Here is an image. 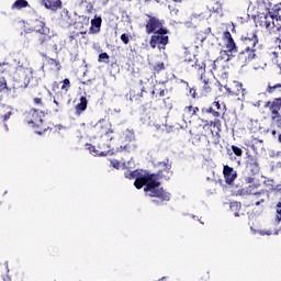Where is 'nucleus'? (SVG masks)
Segmentation results:
<instances>
[{"label": "nucleus", "instance_id": "f257e3e1", "mask_svg": "<svg viewBox=\"0 0 281 281\" xmlns=\"http://www.w3.org/2000/svg\"><path fill=\"white\" fill-rule=\"evenodd\" d=\"M158 168L160 169L157 171V173L148 172L150 180L147 183V187L144 188V192L146 196H149L150 199H158L151 200V202H154L156 205H161V203L170 201V192H167L164 190V188H160L161 182H159V179L170 181V178L172 177V164L170 162V159L167 158L158 162Z\"/></svg>", "mask_w": 281, "mask_h": 281}, {"label": "nucleus", "instance_id": "f03ea898", "mask_svg": "<svg viewBox=\"0 0 281 281\" xmlns=\"http://www.w3.org/2000/svg\"><path fill=\"white\" fill-rule=\"evenodd\" d=\"M0 74L2 76H11L13 79V89H27L34 70L23 65L14 66L10 63L0 64Z\"/></svg>", "mask_w": 281, "mask_h": 281}, {"label": "nucleus", "instance_id": "7ed1b4c3", "mask_svg": "<svg viewBox=\"0 0 281 281\" xmlns=\"http://www.w3.org/2000/svg\"><path fill=\"white\" fill-rule=\"evenodd\" d=\"M258 45V35L256 32L246 33L239 38V60L244 63H251L256 60V52Z\"/></svg>", "mask_w": 281, "mask_h": 281}, {"label": "nucleus", "instance_id": "20e7f679", "mask_svg": "<svg viewBox=\"0 0 281 281\" xmlns=\"http://www.w3.org/2000/svg\"><path fill=\"white\" fill-rule=\"evenodd\" d=\"M24 122L30 124L33 128H35L38 135H43L49 131V125L45 123L43 117H45V113L41 110L31 109L23 113Z\"/></svg>", "mask_w": 281, "mask_h": 281}, {"label": "nucleus", "instance_id": "39448f33", "mask_svg": "<svg viewBox=\"0 0 281 281\" xmlns=\"http://www.w3.org/2000/svg\"><path fill=\"white\" fill-rule=\"evenodd\" d=\"M125 179H135L134 186L136 190H142V188H147L150 181V176L148 171L136 169L134 171H127L124 173Z\"/></svg>", "mask_w": 281, "mask_h": 281}, {"label": "nucleus", "instance_id": "423d86ee", "mask_svg": "<svg viewBox=\"0 0 281 281\" xmlns=\"http://www.w3.org/2000/svg\"><path fill=\"white\" fill-rule=\"evenodd\" d=\"M114 131L111 127V123L106 122L105 120H100L95 125H94V137L102 139V137H108L110 142L113 139Z\"/></svg>", "mask_w": 281, "mask_h": 281}, {"label": "nucleus", "instance_id": "0eeeda50", "mask_svg": "<svg viewBox=\"0 0 281 281\" xmlns=\"http://www.w3.org/2000/svg\"><path fill=\"white\" fill-rule=\"evenodd\" d=\"M223 41L229 54L240 53V42L238 43V45H236V42L234 41V37H232V33L229 31H225L223 33Z\"/></svg>", "mask_w": 281, "mask_h": 281}, {"label": "nucleus", "instance_id": "6e6552de", "mask_svg": "<svg viewBox=\"0 0 281 281\" xmlns=\"http://www.w3.org/2000/svg\"><path fill=\"white\" fill-rule=\"evenodd\" d=\"M246 170L250 175V177H256V175H260V162H258V157L254 155L247 156Z\"/></svg>", "mask_w": 281, "mask_h": 281}, {"label": "nucleus", "instance_id": "1a4fd4ad", "mask_svg": "<svg viewBox=\"0 0 281 281\" xmlns=\"http://www.w3.org/2000/svg\"><path fill=\"white\" fill-rule=\"evenodd\" d=\"M266 106H269V111L271 113V120L277 121V122L281 120V115H280L281 97L274 98L272 101H268L266 103Z\"/></svg>", "mask_w": 281, "mask_h": 281}, {"label": "nucleus", "instance_id": "9d476101", "mask_svg": "<svg viewBox=\"0 0 281 281\" xmlns=\"http://www.w3.org/2000/svg\"><path fill=\"white\" fill-rule=\"evenodd\" d=\"M226 92L228 95H233L235 98H245V89L243 88V83L238 81H233L228 86H225Z\"/></svg>", "mask_w": 281, "mask_h": 281}, {"label": "nucleus", "instance_id": "9b49d317", "mask_svg": "<svg viewBox=\"0 0 281 281\" xmlns=\"http://www.w3.org/2000/svg\"><path fill=\"white\" fill-rule=\"evenodd\" d=\"M29 95L32 98L34 106H45V103H43V91L41 90V87H30Z\"/></svg>", "mask_w": 281, "mask_h": 281}, {"label": "nucleus", "instance_id": "f8f14e48", "mask_svg": "<svg viewBox=\"0 0 281 281\" xmlns=\"http://www.w3.org/2000/svg\"><path fill=\"white\" fill-rule=\"evenodd\" d=\"M168 41V35H157L156 33H154V35H151L150 37L149 45L151 49H155L156 47H158V49H166Z\"/></svg>", "mask_w": 281, "mask_h": 281}, {"label": "nucleus", "instance_id": "ddd939ff", "mask_svg": "<svg viewBox=\"0 0 281 281\" xmlns=\"http://www.w3.org/2000/svg\"><path fill=\"white\" fill-rule=\"evenodd\" d=\"M223 177L227 186H233L236 179H238V172L228 165L223 166Z\"/></svg>", "mask_w": 281, "mask_h": 281}, {"label": "nucleus", "instance_id": "4468645a", "mask_svg": "<svg viewBox=\"0 0 281 281\" xmlns=\"http://www.w3.org/2000/svg\"><path fill=\"white\" fill-rule=\"evenodd\" d=\"M149 21L146 22L145 30L146 34H155L158 27H164V23L159 18L147 15Z\"/></svg>", "mask_w": 281, "mask_h": 281}, {"label": "nucleus", "instance_id": "2eb2a0df", "mask_svg": "<svg viewBox=\"0 0 281 281\" xmlns=\"http://www.w3.org/2000/svg\"><path fill=\"white\" fill-rule=\"evenodd\" d=\"M200 82H201V87H200V95L202 97H207L210 95V93H212L213 88H212V81H210V78L207 77V75H201L200 76Z\"/></svg>", "mask_w": 281, "mask_h": 281}, {"label": "nucleus", "instance_id": "dca6fc26", "mask_svg": "<svg viewBox=\"0 0 281 281\" xmlns=\"http://www.w3.org/2000/svg\"><path fill=\"white\" fill-rule=\"evenodd\" d=\"M269 201V191L267 190H260L256 193H252L251 195V203L252 205H256V207H259V205H262V203H268Z\"/></svg>", "mask_w": 281, "mask_h": 281}, {"label": "nucleus", "instance_id": "f3484780", "mask_svg": "<svg viewBox=\"0 0 281 281\" xmlns=\"http://www.w3.org/2000/svg\"><path fill=\"white\" fill-rule=\"evenodd\" d=\"M271 19H276V22H272L276 32H281V1L272 7Z\"/></svg>", "mask_w": 281, "mask_h": 281}, {"label": "nucleus", "instance_id": "a211bd4d", "mask_svg": "<svg viewBox=\"0 0 281 281\" xmlns=\"http://www.w3.org/2000/svg\"><path fill=\"white\" fill-rule=\"evenodd\" d=\"M187 69H190V67L193 69V71H196L199 76H204L205 75V61L196 59L194 60H189L187 63Z\"/></svg>", "mask_w": 281, "mask_h": 281}, {"label": "nucleus", "instance_id": "6ab92c4d", "mask_svg": "<svg viewBox=\"0 0 281 281\" xmlns=\"http://www.w3.org/2000/svg\"><path fill=\"white\" fill-rule=\"evenodd\" d=\"M42 5H44L46 10H52L53 12H56L57 10H63L61 0H42Z\"/></svg>", "mask_w": 281, "mask_h": 281}, {"label": "nucleus", "instance_id": "aec40b11", "mask_svg": "<svg viewBox=\"0 0 281 281\" xmlns=\"http://www.w3.org/2000/svg\"><path fill=\"white\" fill-rule=\"evenodd\" d=\"M212 74H215L218 78H227V72L223 70V66L218 59L214 60L211 68Z\"/></svg>", "mask_w": 281, "mask_h": 281}, {"label": "nucleus", "instance_id": "412c9836", "mask_svg": "<svg viewBox=\"0 0 281 281\" xmlns=\"http://www.w3.org/2000/svg\"><path fill=\"white\" fill-rule=\"evenodd\" d=\"M52 43V33H42L37 35L36 44L40 47H47Z\"/></svg>", "mask_w": 281, "mask_h": 281}, {"label": "nucleus", "instance_id": "4be33fe9", "mask_svg": "<svg viewBox=\"0 0 281 281\" xmlns=\"http://www.w3.org/2000/svg\"><path fill=\"white\" fill-rule=\"evenodd\" d=\"M266 93H268V95H280L281 83L271 85V82H269L266 88Z\"/></svg>", "mask_w": 281, "mask_h": 281}, {"label": "nucleus", "instance_id": "5701e85b", "mask_svg": "<svg viewBox=\"0 0 281 281\" xmlns=\"http://www.w3.org/2000/svg\"><path fill=\"white\" fill-rule=\"evenodd\" d=\"M100 27H102V18H95L91 20V26H90V32H92V34H98V32H100Z\"/></svg>", "mask_w": 281, "mask_h": 281}, {"label": "nucleus", "instance_id": "b1692460", "mask_svg": "<svg viewBox=\"0 0 281 281\" xmlns=\"http://www.w3.org/2000/svg\"><path fill=\"white\" fill-rule=\"evenodd\" d=\"M146 90H144V88L140 90V92H139V90H136V89L131 90L130 91V100H131V102H139V100H142V98H144V92Z\"/></svg>", "mask_w": 281, "mask_h": 281}, {"label": "nucleus", "instance_id": "393cba45", "mask_svg": "<svg viewBox=\"0 0 281 281\" xmlns=\"http://www.w3.org/2000/svg\"><path fill=\"white\" fill-rule=\"evenodd\" d=\"M273 15L269 16V15H265L263 18H261V25L266 29V30H271V27H273V30H276V26H273V23H276V18L271 19Z\"/></svg>", "mask_w": 281, "mask_h": 281}, {"label": "nucleus", "instance_id": "a878e982", "mask_svg": "<svg viewBox=\"0 0 281 281\" xmlns=\"http://www.w3.org/2000/svg\"><path fill=\"white\" fill-rule=\"evenodd\" d=\"M86 148L94 157H106V155H109V151H100L99 149L95 148V146L91 144H86Z\"/></svg>", "mask_w": 281, "mask_h": 281}, {"label": "nucleus", "instance_id": "bb28decb", "mask_svg": "<svg viewBox=\"0 0 281 281\" xmlns=\"http://www.w3.org/2000/svg\"><path fill=\"white\" fill-rule=\"evenodd\" d=\"M87 97H80V102L76 105V114L81 115L83 111H87Z\"/></svg>", "mask_w": 281, "mask_h": 281}, {"label": "nucleus", "instance_id": "cd10ccee", "mask_svg": "<svg viewBox=\"0 0 281 281\" xmlns=\"http://www.w3.org/2000/svg\"><path fill=\"white\" fill-rule=\"evenodd\" d=\"M212 126H213V128L217 130V134L221 133V126H222L221 120L215 119L214 121H211V122L206 123L203 126V128H212Z\"/></svg>", "mask_w": 281, "mask_h": 281}, {"label": "nucleus", "instance_id": "c85d7f7f", "mask_svg": "<svg viewBox=\"0 0 281 281\" xmlns=\"http://www.w3.org/2000/svg\"><path fill=\"white\" fill-rule=\"evenodd\" d=\"M30 5V2L27 0H16L12 4V10H23V8H27Z\"/></svg>", "mask_w": 281, "mask_h": 281}, {"label": "nucleus", "instance_id": "c756f323", "mask_svg": "<svg viewBox=\"0 0 281 281\" xmlns=\"http://www.w3.org/2000/svg\"><path fill=\"white\" fill-rule=\"evenodd\" d=\"M0 92L1 93L12 92V88L8 87V80H5V78L0 79Z\"/></svg>", "mask_w": 281, "mask_h": 281}, {"label": "nucleus", "instance_id": "7c9ffc66", "mask_svg": "<svg viewBox=\"0 0 281 281\" xmlns=\"http://www.w3.org/2000/svg\"><path fill=\"white\" fill-rule=\"evenodd\" d=\"M229 207L231 211L234 212V216H240V214H238L240 212V207H243V204L240 202H231Z\"/></svg>", "mask_w": 281, "mask_h": 281}, {"label": "nucleus", "instance_id": "2f4dec72", "mask_svg": "<svg viewBox=\"0 0 281 281\" xmlns=\"http://www.w3.org/2000/svg\"><path fill=\"white\" fill-rule=\"evenodd\" d=\"M32 25H33V32L37 33V32H41V30L47 24L42 20H34Z\"/></svg>", "mask_w": 281, "mask_h": 281}, {"label": "nucleus", "instance_id": "473e14b6", "mask_svg": "<svg viewBox=\"0 0 281 281\" xmlns=\"http://www.w3.org/2000/svg\"><path fill=\"white\" fill-rule=\"evenodd\" d=\"M199 112V106H186L184 108V113H187V115H189L190 117H194V115H196V113Z\"/></svg>", "mask_w": 281, "mask_h": 281}, {"label": "nucleus", "instance_id": "72a5a7b5", "mask_svg": "<svg viewBox=\"0 0 281 281\" xmlns=\"http://www.w3.org/2000/svg\"><path fill=\"white\" fill-rule=\"evenodd\" d=\"M80 34H87V31H80V32L72 31V32H70L69 43H74V41H78V38H80Z\"/></svg>", "mask_w": 281, "mask_h": 281}, {"label": "nucleus", "instance_id": "f704fd0d", "mask_svg": "<svg viewBox=\"0 0 281 281\" xmlns=\"http://www.w3.org/2000/svg\"><path fill=\"white\" fill-rule=\"evenodd\" d=\"M202 111L204 113H211L213 115V117H221V111H216L213 104H212V106H210L207 109H203Z\"/></svg>", "mask_w": 281, "mask_h": 281}, {"label": "nucleus", "instance_id": "c9c22d12", "mask_svg": "<svg viewBox=\"0 0 281 281\" xmlns=\"http://www.w3.org/2000/svg\"><path fill=\"white\" fill-rule=\"evenodd\" d=\"M61 91H64L65 93H67V91H69V89H71V81L69 79H64L61 81Z\"/></svg>", "mask_w": 281, "mask_h": 281}, {"label": "nucleus", "instance_id": "e433bc0d", "mask_svg": "<svg viewBox=\"0 0 281 281\" xmlns=\"http://www.w3.org/2000/svg\"><path fill=\"white\" fill-rule=\"evenodd\" d=\"M164 69H166L164 61H159L154 66V71H156V74H160V71H164Z\"/></svg>", "mask_w": 281, "mask_h": 281}, {"label": "nucleus", "instance_id": "4c0bfd02", "mask_svg": "<svg viewBox=\"0 0 281 281\" xmlns=\"http://www.w3.org/2000/svg\"><path fill=\"white\" fill-rule=\"evenodd\" d=\"M65 95H67V93L63 92V90H61V91L55 92L54 98L56 100H58L59 102H65Z\"/></svg>", "mask_w": 281, "mask_h": 281}, {"label": "nucleus", "instance_id": "58836bf2", "mask_svg": "<svg viewBox=\"0 0 281 281\" xmlns=\"http://www.w3.org/2000/svg\"><path fill=\"white\" fill-rule=\"evenodd\" d=\"M154 34L158 36H166V34H168V29L160 26L157 29V31Z\"/></svg>", "mask_w": 281, "mask_h": 281}, {"label": "nucleus", "instance_id": "ea45409f", "mask_svg": "<svg viewBox=\"0 0 281 281\" xmlns=\"http://www.w3.org/2000/svg\"><path fill=\"white\" fill-rule=\"evenodd\" d=\"M232 150L236 157H243V149H240V147L233 145Z\"/></svg>", "mask_w": 281, "mask_h": 281}, {"label": "nucleus", "instance_id": "a19ab883", "mask_svg": "<svg viewBox=\"0 0 281 281\" xmlns=\"http://www.w3.org/2000/svg\"><path fill=\"white\" fill-rule=\"evenodd\" d=\"M35 34H37V36L41 34H52V31L49 30L47 24H45L44 27L37 31Z\"/></svg>", "mask_w": 281, "mask_h": 281}, {"label": "nucleus", "instance_id": "79ce46f5", "mask_svg": "<svg viewBox=\"0 0 281 281\" xmlns=\"http://www.w3.org/2000/svg\"><path fill=\"white\" fill-rule=\"evenodd\" d=\"M121 41L124 43V45H128V43H131V36L126 33H123L121 35Z\"/></svg>", "mask_w": 281, "mask_h": 281}, {"label": "nucleus", "instance_id": "37998d69", "mask_svg": "<svg viewBox=\"0 0 281 281\" xmlns=\"http://www.w3.org/2000/svg\"><path fill=\"white\" fill-rule=\"evenodd\" d=\"M277 221L280 223L281 221V202H278L276 205Z\"/></svg>", "mask_w": 281, "mask_h": 281}, {"label": "nucleus", "instance_id": "c03bdc74", "mask_svg": "<svg viewBox=\"0 0 281 281\" xmlns=\"http://www.w3.org/2000/svg\"><path fill=\"white\" fill-rule=\"evenodd\" d=\"M214 12H216L217 14H221V12H223V5L218 2L215 3V7H213Z\"/></svg>", "mask_w": 281, "mask_h": 281}, {"label": "nucleus", "instance_id": "a18cd8bd", "mask_svg": "<svg viewBox=\"0 0 281 281\" xmlns=\"http://www.w3.org/2000/svg\"><path fill=\"white\" fill-rule=\"evenodd\" d=\"M54 104H56L57 109H55V113H58V111H60V106H63V102L58 101V99L53 100Z\"/></svg>", "mask_w": 281, "mask_h": 281}, {"label": "nucleus", "instance_id": "49530a36", "mask_svg": "<svg viewBox=\"0 0 281 281\" xmlns=\"http://www.w3.org/2000/svg\"><path fill=\"white\" fill-rule=\"evenodd\" d=\"M109 54L108 53H101L100 55H99V63H102V60H109Z\"/></svg>", "mask_w": 281, "mask_h": 281}, {"label": "nucleus", "instance_id": "de8ad7c7", "mask_svg": "<svg viewBox=\"0 0 281 281\" xmlns=\"http://www.w3.org/2000/svg\"><path fill=\"white\" fill-rule=\"evenodd\" d=\"M49 65H55V67H60V63L54 58L48 59Z\"/></svg>", "mask_w": 281, "mask_h": 281}, {"label": "nucleus", "instance_id": "09e8293b", "mask_svg": "<svg viewBox=\"0 0 281 281\" xmlns=\"http://www.w3.org/2000/svg\"><path fill=\"white\" fill-rule=\"evenodd\" d=\"M189 94L191 95V98H198V94H196V89L194 88H190L189 90Z\"/></svg>", "mask_w": 281, "mask_h": 281}, {"label": "nucleus", "instance_id": "8fccbe9b", "mask_svg": "<svg viewBox=\"0 0 281 281\" xmlns=\"http://www.w3.org/2000/svg\"><path fill=\"white\" fill-rule=\"evenodd\" d=\"M111 166H112V168H115L116 170H120V162L117 160H112Z\"/></svg>", "mask_w": 281, "mask_h": 281}, {"label": "nucleus", "instance_id": "3c124183", "mask_svg": "<svg viewBox=\"0 0 281 281\" xmlns=\"http://www.w3.org/2000/svg\"><path fill=\"white\" fill-rule=\"evenodd\" d=\"M10 276L0 273V281H10Z\"/></svg>", "mask_w": 281, "mask_h": 281}, {"label": "nucleus", "instance_id": "603ef678", "mask_svg": "<svg viewBox=\"0 0 281 281\" xmlns=\"http://www.w3.org/2000/svg\"><path fill=\"white\" fill-rule=\"evenodd\" d=\"M124 150H128V146L125 145V146H120L117 149H116V153H124Z\"/></svg>", "mask_w": 281, "mask_h": 281}, {"label": "nucleus", "instance_id": "864d4df0", "mask_svg": "<svg viewBox=\"0 0 281 281\" xmlns=\"http://www.w3.org/2000/svg\"><path fill=\"white\" fill-rule=\"evenodd\" d=\"M213 108H215V111H221V103L218 101H214Z\"/></svg>", "mask_w": 281, "mask_h": 281}, {"label": "nucleus", "instance_id": "5fc2aeb1", "mask_svg": "<svg viewBox=\"0 0 281 281\" xmlns=\"http://www.w3.org/2000/svg\"><path fill=\"white\" fill-rule=\"evenodd\" d=\"M201 280H204V281L210 280V272H204Z\"/></svg>", "mask_w": 281, "mask_h": 281}, {"label": "nucleus", "instance_id": "6e6d98bb", "mask_svg": "<svg viewBox=\"0 0 281 281\" xmlns=\"http://www.w3.org/2000/svg\"><path fill=\"white\" fill-rule=\"evenodd\" d=\"M34 32V26L24 29V34H32Z\"/></svg>", "mask_w": 281, "mask_h": 281}, {"label": "nucleus", "instance_id": "4d7b16f0", "mask_svg": "<svg viewBox=\"0 0 281 281\" xmlns=\"http://www.w3.org/2000/svg\"><path fill=\"white\" fill-rule=\"evenodd\" d=\"M254 181L255 179L251 176L246 178V183H254Z\"/></svg>", "mask_w": 281, "mask_h": 281}, {"label": "nucleus", "instance_id": "13d9d810", "mask_svg": "<svg viewBox=\"0 0 281 281\" xmlns=\"http://www.w3.org/2000/svg\"><path fill=\"white\" fill-rule=\"evenodd\" d=\"M166 97V90H160L159 91V98H165Z\"/></svg>", "mask_w": 281, "mask_h": 281}, {"label": "nucleus", "instance_id": "bf43d9fd", "mask_svg": "<svg viewBox=\"0 0 281 281\" xmlns=\"http://www.w3.org/2000/svg\"><path fill=\"white\" fill-rule=\"evenodd\" d=\"M183 0H173L175 3H181Z\"/></svg>", "mask_w": 281, "mask_h": 281}, {"label": "nucleus", "instance_id": "052dcab7", "mask_svg": "<svg viewBox=\"0 0 281 281\" xmlns=\"http://www.w3.org/2000/svg\"><path fill=\"white\" fill-rule=\"evenodd\" d=\"M278 142H279V144H281V134H279V136H278Z\"/></svg>", "mask_w": 281, "mask_h": 281}, {"label": "nucleus", "instance_id": "680f3d73", "mask_svg": "<svg viewBox=\"0 0 281 281\" xmlns=\"http://www.w3.org/2000/svg\"><path fill=\"white\" fill-rule=\"evenodd\" d=\"M277 234H280V236H281V226L279 227Z\"/></svg>", "mask_w": 281, "mask_h": 281}]
</instances>
